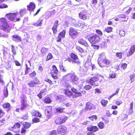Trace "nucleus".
I'll list each match as a JSON object with an SVG mask.
<instances>
[{
  "label": "nucleus",
  "instance_id": "obj_1",
  "mask_svg": "<svg viewBox=\"0 0 135 135\" xmlns=\"http://www.w3.org/2000/svg\"><path fill=\"white\" fill-rule=\"evenodd\" d=\"M98 61L99 66L102 68L108 67L112 65L111 61L108 59L106 55L103 53L100 54Z\"/></svg>",
  "mask_w": 135,
  "mask_h": 135
},
{
  "label": "nucleus",
  "instance_id": "obj_2",
  "mask_svg": "<svg viewBox=\"0 0 135 135\" xmlns=\"http://www.w3.org/2000/svg\"><path fill=\"white\" fill-rule=\"evenodd\" d=\"M86 38L91 44H95L99 42L100 40V37L98 35L91 33L87 35Z\"/></svg>",
  "mask_w": 135,
  "mask_h": 135
},
{
  "label": "nucleus",
  "instance_id": "obj_3",
  "mask_svg": "<svg viewBox=\"0 0 135 135\" xmlns=\"http://www.w3.org/2000/svg\"><path fill=\"white\" fill-rule=\"evenodd\" d=\"M0 29L7 33L10 32L12 29L11 26L8 23L7 20L4 17L0 19Z\"/></svg>",
  "mask_w": 135,
  "mask_h": 135
},
{
  "label": "nucleus",
  "instance_id": "obj_4",
  "mask_svg": "<svg viewBox=\"0 0 135 135\" xmlns=\"http://www.w3.org/2000/svg\"><path fill=\"white\" fill-rule=\"evenodd\" d=\"M19 15V13L16 12L15 13H7L6 16L8 20L10 21L16 22L19 21L21 20L20 17H17Z\"/></svg>",
  "mask_w": 135,
  "mask_h": 135
},
{
  "label": "nucleus",
  "instance_id": "obj_5",
  "mask_svg": "<svg viewBox=\"0 0 135 135\" xmlns=\"http://www.w3.org/2000/svg\"><path fill=\"white\" fill-rule=\"evenodd\" d=\"M67 60L69 62H71L72 63H75L78 65L80 64L81 63L78 56L74 53H71L70 54Z\"/></svg>",
  "mask_w": 135,
  "mask_h": 135
},
{
  "label": "nucleus",
  "instance_id": "obj_6",
  "mask_svg": "<svg viewBox=\"0 0 135 135\" xmlns=\"http://www.w3.org/2000/svg\"><path fill=\"white\" fill-rule=\"evenodd\" d=\"M99 80V76H96L91 78L89 80H87L86 81L91 86H98L99 85V84L97 82Z\"/></svg>",
  "mask_w": 135,
  "mask_h": 135
},
{
  "label": "nucleus",
  "instance_id": "obj_7",
  "mask_svg": "<svg viewBox=\"0 0 135 135\" xmlns=\"http://www.w3.org/2000/svg\"><path fill=\"white\" fill-rule=\"evenodd\" d=\"M90 15L86 11L84 10L81 11L79 14V18L84 21L89 20L90 18Z\"/></svg>",
  "mask_w": 135,
  "mask_h": 135
},
{
  "label": "nucleus",
  "instance_id": "obj_8",
  "mask_svg": "<svg viewBox=\"0 0 135 135\" xmlns=\"http://www.w3.org/2000/svg\"><path fill=\"white\" fill-rule=\"evenodd\" d=\"M68 118V117L65 115L58 117L56 118L55 122L57 125H60L65 122Z\"/></svg>",
  "mask_w": 135,
  "mask_h": 135
},
{
  "label": "nucleus",
  "instance_id": "obj_9",
  "mask_svg": "<svg viewBox=\"0 0 135 135\" xmlns=\"http://www.w3.org/2000/svg\"><path fill=\"white\" fill-rule=\"evenodd\" d=\"M57 131L58 134L65 135L68 133L67 128L64 125H60L57 128Z\"/></svg>",
  "mask_w": 135,
  "mask_h": 135
},
{
  "label": "nucleus",
  "instance_id": "obj_10",
  "mask_svg": "<svg viewBox=\"0 0 135 135\" xmlns=\"http://www.w3.org/2000/svg\"><path fill=\"white\" fill-rule=\"evenodd\" d=\"M24 96L21 97V104L20 105V109L22 111L25 109L26 108L28 105L26 102V100Z\"/></svg>",
  "mask_w": 135,
  "mask_h": 135
},
{
  "label": "nucleus",
  "instance_id": "obj_11",
  "mask_svg": "<svg viewBox=\"0 0 135 135\" xmlns=\"http://www.w3.org/2000/svg\"><path fill=\"white\" fill-rule=\"evenodd\" d=\"M77 30L73 27H70L69 31V35L71 37L74 39L78 35Z\"/></svg>",
  "mask_w": 135,
  "mask_h": 135
},
{
  "label": "nucleus",
  "instance_id": "obj_12",
  "mask_svg": "<svg viewBox=\"0 0 135 135\" xmlns=\"http://www.w3.org/2000/svg\"><path fill=\"white\" fill-rule=\"evenodd\" d=\"M23 127L21 129V133L22 134H25L26 131V129L30 128L31 126V124L28 122H26L23 123Z\"/></svg>",
  "mask_w": 135,
  "mask_h": 135
},
{
  "label": "nucleus",
  "instance_id": "obj_13",
  "mask_svg": "<svg viewBox=\"0 0 135 135\" xmlns=\"http://www.w3.org/2000/svg\"><path fill=\"white\" fill-rule=\"evenodd\" d=\"M40 81L37 77H35L34 79L31 80L28 83V85L29 87L33 88L37 85L40 84Z\"/></svg>",
  "mask_w": 135,
  "mask_h": 135
},
{
  "label": "nucleus",
  "instance_id": "obj_14",
  "mask_svg": "<svg viewBox=\"0 0 135 135\" xmlns=\"http://www.w3.org/2000/svg\"><path fill=\"white\" fill-rule=\"evenodd\" d=\"M65 34L66 31L65 30H63L62 31L60 32L56 37V42H61V38H64Z\"/></svg>",
  "mask_w": 135,
  "mask_h": 135
},
{
  "label": "nucleus",
  "instance_id": "obj_15",
  "mask_svg": "<svg viewBox=\"0 0 135 135\" xmlns=\"http://www.w3.org/2000/svg\"><path fill=\"white\" fill-rule=\"evenodd\" d=\"M64 90V93L66 97L69 98L72 97L73 98V93L68 89H62Z\"/></svg>",
  "mask_w": 135,
  "mask_h": 135
},
{
  "label": "nucleus",
  "instance_id": "obj_16",
  "mask_svg": "<svg viewBox=\"0 0 135 135\" xmlns=\"http://www.w3.org/2000/svg\"><path fill=\"white\" fill-rule=\"evenodd\" d=\"M71 90L73 93V98H76L79 97H81L82 96L81 93L80 92H77V90L74 87H72L71 89Z\"/></svg>",
  "mask_w": 135,
  "mask_h": 135
},
{
  "label": "nucleus",
  "instance_id": "obj_17",
  "mask_svg": "<svg viewBox=\"0 0 135 135\" xmlns=\"http://www.w3.org/2000/svg\"><path fill=\"white\" fill-rule=\"evenodd\" d=\"M59 21L58 20H56L54 22V25L52 26V30L54 35L57 34L58 32L57 28L59 26Z\"/></svg>",
  "mask_w": 135,
  "mask_h": 135
},
{
  "label": "nucleus",
  "instance_id": "obj_18",
  "mask_svg": "<svg viewBox=\"0 0 135 135\" xmlns=\"http://www.w3.org/2000/svg\"><path fill=\"white\" fill-rule=\"evenodd\" d=\"M27 10L30 11H33L36 7V5L34 3L30 2L29 4L27 5Z\"/></svg>",
  "mask_w": 135,
  "mask_h": 135
},
{
  "label": "nucleus",
  "instance_id": "obj_19",
  "mask_svg": "<svg viewBox=\"0 0 135 135\" xmlns=\"http://www.w3.org/2000/svg\"><path fill=\"white\" fill-rule=\"evenodd\" d=\"M88 131L94 133L99 130V128L96 126H92L90 127H88L87 128Z\"/></svg>",
  "mask_w": 135,
  "mask_h": 135
},
{
  "label": "nucleus",
  "instance_id": "obj_20",
  "mask_svg": "<svg viewBox=\"0 0 135 135\" xmlns=\"http://www.w3.org/2000/svg\"><path fill=\"white\" fill-rule=\"evenodd\" d=\"M78 42L79 44L84 46L87 48L89 47V45L86 40L82 38H79L78 40Z\"/></svg>",
  "mask_w": 135,
  "mask_h": 135
},
{
  "label": "nucleus",
  "instance_id": "obj_21",
  "mask_svg": "<svg viewBox=\"0 0 135 135\" xmlns=\"http://www.w3.org/2000/svg\"><path fill=\"white\" fill-rule=\"evenodd\" d=\"M2 107L4 109H7V112H8L12 107L10 103L8 102L4 103L2 105Z\"/></svg>",
  "mask_w": 135,
  "mask_h": 135
},
{
  "label": "nucleus",
  "instance_id": "obj_22",
  "mask_svg": "<svg viewBox=\"0 0 135 135\" xmlns=\"http://www.w3.org/2000/svg\"><path fill=\"white\" fill-rule=\"evenodd\" d=\"M95 108L94 106L90 102H88L86 104L85 109L87 110H90Z\"/></svg>",
  "mask_w": 135,
  "mask_h": 135
},
{
  "label": "nucleus",
  "instance_id": "obj_23",
  "mask_svg": "<svg viewBox=\"0 0 135 135\" xmlns=\"http://www.w3.org/2000/svg\"><path fill=\"white\" fill-rule=\"evenodd\" d=\"M135 50V45H133L131 46L127 54L128 57L131 55L134 52Z\"/></svg>",
  "mask_w": 135,
  "mask_h": 135
},
{
  "label": "nucleus",
  "instance_id": "obj_24",
  "mask_svg": "<svg viewBox=\"0 0 135 135\" xmlns=\"http://www.w3.org/2000/svg\"><path fill=\"white\" fill-rule=\"evenodd\" d=\"M43 20L40 18L36 22L33 23V25L36 27L41 26L42 25Z\"/></svg>",
  "mask_w": 135,
  "mask_h": 135
},
{
  "label": "nucleus",
  "instance_id": "obj_25",
  "mask_svg": "<svg viewBox=\"0 0 135 135\" xmlns=\"http://www.w3.org/2000/svg\"><path fill=\"white\" fill-rule=\"evenodd\" d=\"M119 17V19L121 22H127V18L125 15L123 14H120L118 16Z\"/></svg>",
  "mask_w": 135,
  "mask_h": 135
},
{
  "label": "nucleus",
  "instance_id": "obj_26",
  "mask_svg": "<svg viewBox=\"0 0 135 135\" xmlns=\"http://www.w3.org/2000/svg\"><path fill=\"white\" fill-rule=\"evenodd\" d=\"M12 39L17 42H20L21 41V37L17 35H14L12 36Z\"/></svg>",
  "mask_w": 135,
  "mask_h": 135
},
{
  "label": "nucleus",
  "instance_id": "obj_27",
  "mask_svg": "<svg viewBox=\"0 0 135 135\" xmlns=\"http://www.w3.org/2000/svg\"><path fill=\"white\" fill-rule=\"evenodd\" d=\"M32 116L34 117H37L41 118L42 116L41 114L39 112L36 110H34L31 113Z\"/></svg>",
  "mask_w": 135,
  "mask_h": 135
},
{
  "label": "nucleus",
  "instance_id": "obj_28",
  "mask_svg": "<svg viewBox=\"0 0 135 135\" xmlns=\"http://www.w3.org/2000/svg\"><path fill=\"white\" fill-rule=\"evenodd\" d=\"M70 77V81L72 83H74L75 81H77L78 79V78L76 75L71 73Z\"/></svg>",
  "mask_w": 135,
  "mask_h": 135
},
{
  "label": "nucleus",
  "instance_id": "obj_29",
  "mask_svg": "<svg viewBox=\"0 0 135 135\" xmlns=\"http://www.w3.org/2000/svg\"><path fill=\"white\" fill-rule=\"evenodd\" d=\"M43 102L46 104H50L52 102L51 98L49 97H46L43 100Z\"/></svg>",
  "mask_w": 135,
  "mask_h": 135
},
{
  "label": "nucleus",
  "instance_id": "obj_30",
  "mask_svg": "<svg viewBox=\"0 0 135 135\" xmlns=\"http://www.w3.org/2000/svg\"><path fill=\"white\" fill-rule=\"evenodd\" d=\"M52 69L51 71L50 74H58L59 71L57 69L55 65H53L52 66Z\"/></svg>",
  "mask_w": 135,
  "mask_h": 135
},
{
  "label": "nucleus",
  "instance_id": "obj_31",
  "mask_svg": "<svg viewBox=\"0 0 135 135\" xmlns=\"http://www.w3.org/2000/svg\"><path fill=\"white\" fill-rule=\"evenodd\" d=\"M65 108V107H59L56 108V111L57 113H61L64 112V110Z\"/></svg>",
  "mask_w": 135,
  "mask_h": 135
},
{
  "label": "nucleus",
  "instance_id": "obj_32",
  "mask_svg": "<svg viewBox=\"0 0 135 135\" xmlns=\"http://www.w3.org/2000/svg\"><path fill=\"white\" fill-rule=\"evenodd\" d=\"M40 51L42 54L43 55H45L48 52V49L43 47L41 48Z\"/></svg>",
  "mask_w": 135,
  "mask_h": 135
},
{
  "label": "nucleus",
  "instance_id": "obj_33",
  "mask_svg": "<svg viewBox=\"0 0 135 135\" xmlns=\"http://www.w3.org/2000/svg\"><path fill=\"white\" fill-rule=\"evenodd\" d=\"M22 123V122H19L16 123L13 126L11 127L12 129H16L19 128L21 127V124Z\"/></svg>",
  "mask_w": 135,
  "mask_h": 135
},
{
  "label": "nucleus",
  "instance_id": "obj_34",
  "mask_svg": "<svg viewBox=\"0 0 135 135\" xmlns=\"http://www.w3.org/2000/svg\"><path fill=\"white\" fill-rule=\"evenodd\" d=\"M123 11H125V13L126 15H128L132 10V8L131 7L128 9L127 7H125L123 9Z\"/></svg>",
  "mask_w": 135,
  "mask_h": 135
},
{
  "label": "nucleus",
  "instance_id": "obj_35",
  "mask_svg": "<svg viewBox=\"0 0 135 135\" xmlns=\"http://www.w3.org/2000/svg\"><path fill=\"white\" fill-rule=\"evenodd\" d=\"M71 73H69L63 76V78L66 81H70L71 75Z\"/></svg>",
  "mask_w": 135,
  "mask_h": 135
},
{
  "label": "nucleus",
  "instance_id": "obj_36",
  "mask_svg": "<svg viewBox=\"0 0 135 135\" xmlns=\"http://www.w3.org/2000/svg\"><path fill=\"white\" fill-rule=\"evenodd\" d=\"M135 74L133 73L130 75L129 78L131 80V83H132L134 82L135 81Z\"/></svg>",
  "mask_w": 135,
  "mask_h": 135
},
{
  "label": "nucleus",
  "instance_id": "obj_37",
  "mask_svg": "<svg viewBox=\"0 0 135 135\" xmlns=\"http://www.w3.org/2000/svg\"><path fill=\"white\" fill-rule=\"evenodd\" d=\"M51 107L50 106L47 107L45 110V112L47 113V114L51 113Z\"/></svg>",
  "mask_w": 135,
  "mask_h": 135
},
{
  "label": "nucleus",
  "instance_id": "obj_38",
  "mask_svg": "<svg viewBox=\"0 0 135 135\" xmlns=\"http://www.w3.org/2000/svg\"><path fill=\"white\" fill-rule=\"evenodd\" d=\"M108 103V101L107 100H105L104 99H102L100 101V103L104 107H105Z\"/></svg>",
  "mask_w": 135,
  "mask_h": 135
},
{
  "label": "nucleus",
  "instance_id": "obj_39",
  "mask_svg": "<svg viewBox=\"0 0 135 135\" xmlns=\"http://www.w3.org/2000/svg\"><path fill=\"white\" fill-rule=\"evenodd\" d=\"M90 121H93L97 119V117L96 115H93L88 117Z\"/></svg>",
  "mask_w": 135,
  "mask_h": 135
},
{
  "label": "nucleus",
  "instance_id": "obj_40",
  "mask_svg": "<svg viewBox=\"0 0 135 135\" xmlns=\"http://www.w3.org/2000/svg\"><path fill=\"white\" fill-rule=\"evenodd\" d=\"M97 126L100 129H102L104 128L105 124L104 123L100 122L98 124Z\"/></svg>",
  "mask_w": 135,
  "mask_h": 135
},
{
  "label": "nucleus",
  "instance_id": "obj_41",
  "mask_svg": "<svg viewBox=\"0 0 135 135\" xmlns=\"http://www.w3.org/2000/svg\"><path fill=\"white\" fill-rule=\"evenodd\" d=\"M26 13V9L25 8L21 9L20 11V13L21 17L23 16Z\"/></svg>",
  "mask_w": 135,
  "mask_h": 135
},
{
  "label": "nucleus",
  "instance_id": "obj_42",
  "mask_svg": "<svg viewBox=\"0 0 135 135\" xmlns=\"http://www.w3.org/2000/svg\"><path fill=\"white\" fill-rule=\"evenodd\" d=\"M3 91L4 97H7L8 95V93L7 87H4Z\"/></svg>",
  "mask_w": 135,
  "mask_h": 135
},
{
  "label": "nucleus",
  "instance_id": "obj_43",
  "mask_svg": "<svg viewBox=\"0 0 135 135\" xmlns=\"http://www.w3.org/2000/svg\"><path fill=\"white\" fill-rule=\"evenodd\" d=\"M75 47L76 49L78 50L79 52L81 53H83L84 52V50L83 49L80 47L79 46L76 45L75 46Z\"/></svg>",
  "mask_w": 135,
  "mask_h": 135
},
{
  "label": "nucleus",
  "instance_id": "obj_44",
  "mask_svg": "<svg viewBox=\"0 0 135 135\" xmlns=\"http://www.w3.org/2000/svg\"><path fill=\"white\" fill-rule=\"evenodd\" d=\"M53 57V56L51 53H49L47 56L46 58V61H49V60H50L52 59Z\"/></svg>",
  "mask_w": 135,
  "mask_h": 135
},
{
  "label": "nucleus",
  "instance_id": "obj_45",
  "mask_svg": "<svg viewBox=\"0 0 135 135\" xmlns=\"http://www.w3.org/2000/svg\"><path fill=\"white\" fill-rule=\"evenodd\" d=\"M113 30V28L112 27H108L105 29V30L107 33H109L111 32Z\"/></svg>",
  "mask_w": 135,
  "mask_h": 135
},
{
  "label": "nucleus",
  "instance_id": "obj_46",
  "mask_svg": "<svg viewBox=\"0 0 135 135\" xmlns=\"http://www.w3.org/2000/svg\"><path fill=\"white\" fill-rule=\"evenodd\" d=\"M123 53L122 52H117L116 53V56L119 59H121L122 58Z\"/></svg>",
  "mask_w": 135,
  "mask_h": 135
},
{
  "label": "nucleus",
  "instance_id": "obj_47",
  "mask_svg": "<svg viewBox=\"0 0 135 135\" xmlns=\"http://www.w3.org/2000/svg\"><path fill=\"white\" fill-rule=\"evenodd\" d=\"M33 123H37L40 121L39 118L37 117H35L33 118L32 120Z\"/></svg>",
  "mask_w": 135,
  "mask_h": 135
},
{
  "label": "nucleus",
  "instance_id": "obj_48",
  "mask_svg": "<svg viewBox=\"0 0 135 135\" xmlns=\"http://www.w3.org/2000/svg\"><path fill=\"white\" fill-rule=\"evenodd\" d=\"M45 91L44 90H41L39 93H38L37 95V97L39 98V99H40L42 98V94L45 92Z\"/></svg>",
  "mask_w": 135,
  "mask_h": 135
},
{
  "label": "nucleus",
  "instance_id": "obj_49",
  "mask_svg": "<svg viewBox=\"0 0 135 135\" xmlns=\"http://www.w3.org/2000/svg\"><path fill=\"white\" fill-rule=\"evenodd\" d=\"M116 77V73H112L109 74V76L108 77L109 79H115Z\"/></svg>",
  "mask_w": 135,
  "mask_h": 135
},
{
  "label": "nucleus",
  "instance_id": "obj_50",
  "mask_svg": "<svg viewBox=\"0 0 135 135\" xmlns=\"http://www.w3.org/2000/svg\"><path fill=\"white\" fill-rule=\"evenodd\" d=\"M92 86L89 85H86L84 87V89L86 90H88L91 89Z\"/></svg>",
  "mask_w": 135,
  "mask_h": 135
},
{
  "label": "nucleus",
  "instance_id": "obj_51",
  "mask_svg": "<svg viewBox=\"0 0 135 135\" xmlns=\"http://www.w3.org/2000/svg\"><path fill=\"white\" fill-rule=\"evenodd\" d=\"M115 104L118 105H119L122 103V101L119 99H117L115 101Z\"/></svg>",
  "mask_w": 135,
  "mask_h": 135
},
{
  "label": "nucleus",
  "instance_id": "obj_52",
  "mask_svg": "<svg viewBox=\"0 0 135 135\" xmlns=\"http://www.w3.org/2000/svg\"><path fill=\"white\" fill-rule=\"evenodd\" d=\"M44 81L49 83V84L51 85H53L54 84L52 83L51 80L48 78H45L44 80Z\"/></svg>",
  "mask_w": 135,
  "mask_h": 135
},
{
  "label": "nucleus",
  "instance_id": "obj_53",
  "mask_svg": "<svg viewBox=\"0 0 135 135\" xmlns=\"http://www.w3.org/2000/svg\"><path fill=\"white\" fill-rule=\"evenodd\" d=\"M36 73L35 71H33L30 73L29 75L31 78H32L33 77H34L36 76Z\"/></svg>",
  "mask_w": 135,
  "mask_h": 135
},
{
  "label": "nucleus",
  "instance_id": "obj_54",
  "mask_svg": "<svg viewBox=\"0 0 135 135\" xmlns=\"http://www.w3.org/2000/svg\"><path fill=\"white\" fill-rule=\"evenodd\" d=\"M127 64L125 63H123L121 64V68L122 69L124 70L126 69L127 66Z\"/></svg>",
  "mask_w": 135,
  "mask_h": 135
},
{
  "label": "nucleus",
  "instance_id": "obj_55",
  "mask_svg": "<svg viewBox=\"0 0 135 135\" xmlns=\"http://www.w3.org/2000/svg\"><path fill=\"white\" fill-rule=\"evenodd\" d=\"M119 34L121 36H123L125 35V32L124 31L121 30L119 31Z\"/></svg>",
  "mask_w": 135,
  "mask_h": 135
},
{
  "label": "nucleus",
  "instance_id": "obj_56",
  "mask_svg": "<svg viewBox=\"0 0 135 135\" xmlns=\"http://www.w3.org/2000/svg\"><path fill=\"white\" fill-rule=\"evenodd\" d=\"M8 7V6L4 3L0 4V8L1 9L7 8Z\"/></svg>",
  "mask_w": 135,
  "mask_h": 135
},
{
  "label": "nucleus",
  "instance_id": "obj_57",
  "mask_svg": "<svg viewBox=\"0 0 135 135\" xmlns=\"http://www.w3.org/2000/svg\"><path fill=\"white\" fill-rule=\"evenodd\" d=\"M11 48H12V51L13 53V54L14 55H15L16 54V51L15 49V47L14 46L12 45L11 46Z\"/></svg>",
  "mask_w": 135,
  "mask_h": 135
},
{
  "label": "nucleus",
  "instance_id": "obj_58",
  "mask_svg": "<svg viewBox=\"0 0 135 135\" xmlns=\"http://www.w3.org/2000/svg\"><path fill=\"white\" fill-rule=\"evenodd\" d=\"M133 109H130L129 108L127 113L128 115H131L133 113Z\"/></svg>",
  "mask_w": 135,
  "mask_h": 135
},
{
  "label": "nucleus",
  "instance_id": "obj_59",
  "mask_svg": "<svg viewBox=\"0 0 135 135\" xmlns=\"http://www.w3.org/2000/svg\"><path fill=\"white\" fill-rule=\"evenodd\" d=\"M96 32L99 35L102 36L103 35V32H102L99 30H96Z\"/></svg>",
  "mask_w": 135,
  "mask_h": 135
},
{
  "label": "nucleus",
  "instance_id": "obj_60",
  "mask_svg": "<svg viewBox=\"0 0 135 135\" xmlns=\"http://www.w3.org/2000/svg\"><path fill=\"white\" fill-rule=\"evenodd\" d=\"M26 69L25 70V74H28L29 72V70L30 69V68L27 66V65L26 64Z\"/></svg>",
  "mask_w": 135,
  "mask_h": 135
},
{
  "label": "nucleus",
  "instance_id": "obj_61",
  "mask_svg": "<svg viewBox=\"0 0 135 135\" xmlns=\"http://www.w3.org/2000/svg\"><path fill=\"white\" fill-rule=\"evenodd\" d=\"M91 46L94 49H98L99 47V45H95L94 44H91Z\"/></svg>",
  "mask_w": 135,
  "mask_h": 135
},
{
  "label": "nucleus",
  "instance_id": "obj_62",
  "mask_svg": "<svg viewBox=\"0 0 135 135\" xmlns=\"http://www.w3.org/2000/svg\"><path fill=\"white\" fill-rule=\"evenodd\" d=\"M5 113L0 108V117H2L5 114Z\"/></svg>",
  "mask_w": 135,
  "mask_h": 135
},
{
  "label": "nucleus",
  "instance_id": "obj_63",
  "mask_svg": "<svg viewBox=\"0 0 135 135\" xmlns=\"http://www.w3.org/2000/svg\"><path fill=\"white\" fill-rule=\"evenodd\" d=\"M95 93H101V91L100 89H99L98 88H97L94 89Z\"/></svg>",
  "mask_w": 135,
  "mask_h": 135
},
{
  "label": "nucleus",
  "instance_id": "obj_64",
  "mask_svg": "<svg viewBox=\"0 0 135 135\" xmlns=\"http://www.w3.org/2000/svg\"><path fill=\"white\" fill-rule=\"evenodd\" d=\"M57 132L56 130H53L50 132V135H57Z\"/></svg>",
  "mask_w": 135,
  "mask_h": 135
}]
</instances>
